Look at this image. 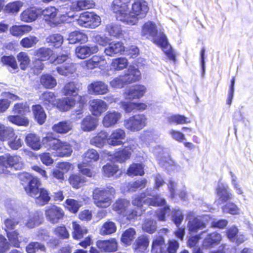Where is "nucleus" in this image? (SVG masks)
Listing matches in <instances>:
<instances>
[{"mask_svg": "<svg viewBox=\"0 0 253 253\" xmlns=\"http://www.w3.org/2000/svg\"><path fill=\"white\" fill-rule=\"evenodd\" d=\"M17 58L19 62L20 68L23 70H26L30 62L27 53L25 52H21L18 54Z\"/></svg>", "mask_w": 253, "mask_h": 253, "instance_id": "nucleus-63", "label": "nucleus"}, {"mask_svg": "<svg viewBox=\"0 0 253 253\" xmlns=\"http://www.w3.org/2000/svg\"><path fill=\"white\" fill-rule=\"evenodd\" d=\"M222 209L224 212L232 215H238L241 212V209L233 202L227 203L222 207Z\"/></svg>", "mask_w": 253, "mask_h": 253, "instance_id": "nucleus-60", "label": "nucleus"}, {"mask_svg": "<svg viewBox=\"0 0 253 253\" xmlns=\"http://www.w3.org/2000/svg\"><path fill=\"white\" fill-rule=\"evenodd\" d=\"M29 112V107L26 102L16 103L11 109L12 113L19 115L23 116Z\"/></svg>", "mask_w": 253, "mask_h": 253, "instance_id": "nucleus-45", "label": "nucleus"}, {"mask_svg": "<svg viewBox=\"0 0 253 253\" xmlns=\"http://www.w3.org/2000/svg\"><path fill=\"white\" fill-rule=\"evenodd\" d=\"M135 230L132 228H130L126 230L122 234L121 241L125 245H129L135 239Z\"/></svg>", "mask_w": 253, "mask_h": 253, "instance_id": "nucleus-49", "label": "nucleus"}, {"mask_svg": "<svg viewBox=\"0 0 253 253\" xmlns=\"http://www.w3.org/2000/svg\"><path fill=\"white\" fill-rule=\"evenodd\" d=\"M130 206V203L126 199H119L113 205V210L119 214L124 215Z\"/></svg>", "mask_w": 253, "mask_h": 253, "instance_id": "nucleus-38", "label": "nucleus"}, {"mask_svg": "<svg viewBox=\"0 0 253 253\" xmlns=\"http://www.w3.org/2000/svg\"><path fill=\"white\" fill-rule=\"evenodd\" d=\"M127 174L129 176H142L144 174V167L141 164L133 163L128 168Z\"/></svg>", "mask_w": 253, "mask_h": 253, "instance_id": "nucleus-50", "label": "nucleus"}, {"mask_svg": "<svg viewBox=\"0 0 253 253\" xmlns=\"http://www.w3.org/2000/svg\"><path fill=\"white\" fill-rule=\"evenodd\" d=\"M142 229L145 232L149 234L154 233L157 229L156 221L151 219H145L142 225Z\"/></svg>", "mask_w": 253, "mask_h": 253, "instance_id": "nucleus-53", "label": "nucleus"}, {"mask_svg": "<svg viewBox=\"0 0 253 253\" xmlns=\"http://www.w3.org/2000/svg\"><path fill=\"white\" fill-rule=\"evenodd\" d=\"M115 193V189L111 186L96 188L92 193L94 203L98 208H107L111 205Z\"/></svg>", "mask_w": 253, "mask_h": 253, "instance_id": "nucleus-4", "label": "nucleus"}, {"mask_svg": "<svg viewBox=\"0 0 253 253\" xmlns=\"http://www.w3.org/2000/svg\"><path fill=\"white\" fill-rule=\"evenodd\" d=\"M61 141L53 137L52 134H48L42 139V143L48 149L56 151Z\"/></svg>", "mask_w": 253, "mask_h": 253, "instance_id": "nucleus-28", "label": "nucleus"}, {"mask_svg": "<svg viewBox=\"0 0 253 253\" xmlns=\"http://www.w3.org/2000/svg\"><path fill=\"white\" fill-rule=\"evenodd\" d=\"M39 39L35 36H29L23 38L20 41V45L25 48H30L35 45Z\"/></svg>", "mask_w": 253, "mask_h": 253, "instance_id": "nucleus-64", "label": "nucleus"}, {"mask_svg": "<svg viewBox=\"0 0 253 253\" xmlns=\"http://www.w3.org/2000/svg\"><path fill=\"white\" fill-rule=\"evenodd\" d=\"M61 141L53 137L52 134H48L42 139V143L48 149L56 151Z\"/></svg>", "mask_w": 253, "mask_h": 253, "instance_id": "nucleus-27", "label": "nucleus"}, {"mask_svg": "<svg viewBox=\"0 0 253 253\" xmlns=\"http://www.w3.org/2000/svg\"><path fill=\"white\" fill-rule=\"evenodd\" d=\"M42 220V214L40 212L35 211L31 212L28 216L24 218L25 225L29 228H33L41 223Z\"/></svg>", "mask_w": 253, "mask_h": 253, "instance_id": "nucleus-20", "label": "nucleus"}, {"mask_svg": "<svg viewBox=\"0 0 253 253\" xmlns=\"http://www.w3.org/2000/svg\"><path fill=\"white\" fill-rule=\"evenodd\" d=\"M128 65V61L126 58H118L112 60L111 68L115 71H121L126 68Z\"/></svg>", "mask_w": 253, "mask_h": 253, "instance_id": "nucleus-52", "label": "nucleus"}, {"mask_svg": "<svg viewBox=\"0 0 253 253\" xmlns=\"http://www.w3.org/2000/svg\"><path fill=\"white\" fill-rule=\"evenodd\" d=\"M108 134L106 131H101L96 136L92 137L90 140V143L97 147H102L105 141H107Z\"/></svg>", "mask_w": 253, "mask_h": 253, "instance_id": "nucleus-41", "label": "nucleus"}, {"mask_svg": "<svg viewBox=\"0 0 253 253\" xmlns=\"http://www.w3.org/2000/svg\"><path fill=\"white\" fill-rule=\"evenodd\" d=\"M100 17L93 12H86L80 14L77 22L81 27L95 28L101 23Z\"/></svg>", "mask_w": 253, "mask_h": 253, "instance_id": "nucleus-8", "label": "nucleus"}, {"mask_svg": "<svg viewBox=\"0 0 253 253\" xmlns=\"http://www.w3.org/2000/svg\"><path fill=\"white\" fill-rule=\"evenodd\" d=\"M131 6L130 9L129 0H114L111 4V10L118 21L134 25L146 16L149 7L144 0H134Z\"/></svg>", "mask_w": 253, "mask_h": 253, "instance_id": "nucleus-1", "label": "nucleus"}, {"mask_svg": "<svg viewBox=\"0 0 253 253\" xmlns=\"http://www.w3.org/2000/svg\"><path fill=\"white\" fill-rule=\"evenodd\" d=\"M83 158V162L89 164V163L97 161L99 158V155L96 150L91 149L84 153Z\"/></svg>", "mask_w": 253, "mask_h": 253, "instance_id": "nucleus-51", "label": "nucleus"}, {"mask_svg": "<svg viewBox=\"0 0 253 253\" xmlns=\"http://www.w3.org/2000/svg\"><path fill=\"white\" fill-rule=\"evenodd\" d=\"M122 114L116 111H109L104 115L102 124L105 127H111L118 124L122 118Z\"/></svg>", "mask_w": 253, "mask_h": 253, "instance_id": "nucleus-12", "label": "nucleus"}, {"mask_svg": "<svg viewBox=\"0 0 253 253\" xmlns=\"http://www.w3.org/2000/svg\"><path fill=\"white\" fill-rule=\"evenodd\" d=\"M69 181L73 188L78 189L84 184L85 180L84 177L80 175L72 174L70 176Z\"/></svg>", "mask_w": 253, "mask_h": 253, "instance_id": "nucleus-56", "label": "nucleus"}, {"mask_svg": "<svg viewBox=\"0 0 253 253\" xmlns=\"http://www.w3.org/2000/svg\"><path fill=\"white\" fill-rule=\"evenodd\" d=\"M221 239V235L216 232L209 234L203 241V246L206 249L211 248L218 244Z\"/></svg>", "mask_w": 253, "mask_h": 253, "instance_id": "nucleus-24", "label": "nucleus"}, {"mask_svg": "<svg viewBox=\"0 0 253 253\" xmlns=\"http://www.w3.org/2000/svg\"><path fill=\"white\" fill-rule=\"evenodd\" d=\"M97 125V119L89 115L82 120L81 123V127L83 131H91L94 130Z\"/></svg>", "mask_w": 253, "mask_h": 253, "instance_id": "nucleus-25", "label": "nucleus"}, {"mask_svg": "<svg viewBox=\"0 0 253 253\" xmlns=\"http://www.w3.org/2000/svg\"><path fill=\"white\" fill-rule=\"evenodd\" d=\"M98 51V48L96 45H81L76 48L75 54L78 58L85 59L90 55L96 53Z\"/></svg>", "mask_w": 253, "mask_h": 253, "instance_id": "nucleus-17", "label": "nucleus"}, {"mask_svg": "<svg viewBox=\"0 0 253 253\" xmlns=\"http://www.w3.org/2000/svg\"><path fill=\"white\" fill-rule=\"evenodd\" d=\"M157 30L155 24L152 22L146 23L143 26L142 34L146 38H153V42L161 47L167 57L171 60L175 61V54L172 50L171 47L169 44L167 37L163 33H160L158 36Z\"/></svg>", "mask_w": 253, "mask_h": 253, "instance_id": "nucleus-3", "label": "nucleus"}, {"mask_svg": "<svg viewBox=\"0 0 253 253\" xmlns=\"http://www.w3.org/2000/svg\"><path fill=\"white\" fill-rule=\"evenodd\" d=\"M102 62L106 63L103 57L93 56L90 59L82 62L81 65L86 70H92L97 67L101 68Z\"/></svg>", "mask_w": 253, "mask_h": 253, "instance_id": "nucleus-22", "label": "nucleus"}, {"mask_svg": "<svg viewBox=\"0 0 253 253\" xmlns=\"http://www.w3.org/2000/svg\"><path fill=\"white\" fill-rule=\"evenodd\" d=\"M216 191L218 198L217 201L218 204H222L233 198V195L230 192L227 184L219 183Z\"/></svg>", "mask_w": 253, "mask_h": 253, "instance_id": "nucleus-14", "label": "nucleus"}, {"mask_svg": "<svg viewBox=\"0 0 253 253\" xmlns=\"http://www.w3.org/2000/svg\"><path fill=\"white\" fill-rule=\"evenodd\" d=\"M40 185L39 179L35 178L31 180L29 186H25L24 188L28 195L36 199V202L38 204L44 205L48 202L50 197L46 189L39 188Z\"/></svg>", "mask_w": 253, "mask_h": 253, "instance_id": "nucleus-5", "label": "nucleus"}, {"mask_svg": "<svg viewBox=\"0 0 253 253\" xmlns=\"http://www.w3.org/2000/svg\"><path fill=\"white\" fill-rule=\"evenodd\" d=\"M40 82L44 87L49 89L54 87L57 84L55 79L48 74L42 75L41 77Z\"/></svg>", "mask_w": 253, "mask_h": 253, "instance_id": "nucleus-47", "label": "nucleus"}, {"mask_svg": "<svg viewBox=\"0 0 253 253\" xmlns=\"http://www.w3.org/2000/svg\"><path fill=\"white\" fill-rule=\"evenodd\" d=\"M57 108L61 111H67L75 104V100L71 97H64L56 102Z\"/></svg>", "mask_w": 253, "mask_h": 253, "instance_id": "nucleus-33", "label": "nucleus"}, {"mask_svg": "<svg viewBox=\"0 0 253 253\" xmlns=\"http://www.w3.org/2000/svg\"><path fill=\"white\" fill-rule=\"evenodd\" d=\"M126 137L125 131L121 128L114 130L109 137H107V142L111 146H116L123 144L122 140Z\"/></svg>", "mask_w": 253, "mask_h": 253, "instance_id": "nucleus-16", "label": "nucleus"}, {"mask_svg": "<svg viewBox=\"0 0 253 253\" xmlns=\"http://www.w3.org/2000/svg\"><path fill=\"white\" fill-rule=\"evenodd\" d=\"M102 170L103 174L108 177L114 176L117 178L121 174V171L118 167L114 164H106L103 167Z\"/></svg>", "mask_w": 253, "mask_h": 253, "instance_id": "nucleus-32", "label": "nucleus"}, {"mask_svg": "<svg viewBox=\"0 0 253 253\" xmlns=\"http://www.w3.org/2000/svg\"><path fill=\"white\" fill-rule=\"evenodd\" d=\"M96 245L100 250L106 253L115 252L118 248V244L115 239L98 241Z\"/></svg>", "mask_w": 253, "mask_h": 253, "instance_id": "nucleus-21", "label": "nucleus"}, {"mask_svg": "<svg viewBox=\"0 0 253 253\" xmlns=\"http://www.w3.org/2000/svg\"><path fill=\"white\" fill-rule=\"evenodd\" d=\"M35 55L42 61L48 60L53 54V51L48 47H41L35 51Z\"/></svg>", "mask_w": 253, "mask_h": 253, "instance_id": "nucleus-46", "label": "nucleus"}, {"mask_svg": "<svg viewBox=\"0 0 253 253\" xmlns=\"http://www.w3.org/2000/svg\"><path fill=\"white\" fill-rule=\"evenodd\" d=\"M46 41L52 45L56 47H59L63 43V37L60 34H54L48 36L46 38Z\"/></svg>", "mask_w": 253, "mask_h": 253, "instance_id": "nucleus-57", "label": "nucleus"}, {"mask_svg": "<svg viewBox=\"0 0 253 253\" xmlns=\"http://www.w3.org/2000/svg\"><path fill=\"white\" fill-rule=\"evenodd\" d=\"M57 14V9L53 6H50L42 10L41 14L43 16L45 21H51L55 18Z\"/></svg>", "mask_w": 253, "mask_h": 253, "instance_id": "nucleus-59", "label": "nucleus"}, {"mask_svg": "<svg viewBox=\"0 0 253 253\" xmlns=\"http://www.w3.org/2000/svg\"><path fill=\"white\" fill-rule=\"evenodd\" d=\"M117 230V226L113 221H107L104 223L100 229L99 233L101 235H111Z\"/></svg>", "mask_w": 253, "mask_h": 253, "instance_id": "nucleus-43", "label": "nucleus"}, {"mask_svg": "<svg viewBox=\"0 0 253 253\" xmlns=\"http://www.w3.org/2000/svg\"><path fill=\"white\" fill-rule=\"evenodd\" d=\"M132 203L134 206L137 207V209L136 208L130 209L128 208L123 215L129 220L134 219L142 214L143 212L146 210L143 205L154 207L163 206L165 204V200L160 195L151 198L146 197L145 193H142L136 196L132 200Z\"/></svg>", "mask_w": 253, "mask_h": 253, "instance_id": "nucleus-2", "label": "nucleus"}, {"mask_svg": "<svg viewBox=\"0 0 253 253\" xmlns=\"http://www.w3.org/2000/svg\"><path fill=\"white\" fill-rule=\"evenodd\" d=\"M89 93L92 95H104L109 91L108 85L102 81H96L92 83L88 86Z\"/></svg>", "mask_w": 253, "mask_h": 253, "instance_id": "nucleus-15", "label": "nucleus"}, {"mask_svg": "<svg viewBox=\"0 0 253 253\" xmlns=\"http://www.w3.org/2000/svg\"><path fill=\"white\" fill-rule=\"evenodd\" d=\"M14 135L15 132L12 127H6L0 123V140H8Z\"/></svg>", "mask_w": 253, "mask_h": 253, "instance_id": "nucleus-44", "label": "nucleus"}, {"mask_svg": "<svg viewBox=\"0 0 253 253\" xmlns=\"http://www.w3.org/2000/svg\"><path fill=\"white\" fill-rule=\"evenodd\" d=\"M131 156V151L127 149H123L121 151L116 152L114 155V158L116 162L123 163L128 159Z\"/></svg>", "mask_w": 253, "mask_h": 253, "instance_id": "nucleus-61", "label": "nucleus"}, {"mask_svg": "<svg viewBox=\"0 0 253 253\" xmlns=\"http://www.w3.org/2000/svg\"><path fill=\"white\" fill-rule=\"evenodd\" d=\"M72 228L73 236L76 239H80L87 233V230L85 227L81 226L75 221L72 223Z\"/></svg>", "mask_w": 253, "mask_h": 253, "instance_id": "nucleus-48", "label": "nucleus"}, {"mask_svg": "<svg viewBox=\"0 0 253 253\" xmlns=\"http://www.w3.org/2000/svg\"><path fill=\"white\" fill-rule=\"evenodd\" d=\"M147 92L146 87L141 84H135L126 88L124 93L126 99H139L142 98Z\"/></svg>", "mask_w": 253, "mask_h": 253, "instance_id": "nucleus-10", "label": "nucleus"}, {"mask_svg": "<svg viewBox=\"0 0 253 253\" xmlns=\"http://www.w3.org/2000/svg\"><path fill=\"white\" fill-rule=\"evenodd\" d=\"M7 120L11 123L18 126H27L29 124V120L27 117L17 114L8 116Z\"/></svg>", "mask_w": 253, "mask_h": 253, "instance_id": "nucleus-36", "label": "nucleus"}, {"mask_svg": "<svg viewBox=\"0 0 253 253\" xmlns=\"http://www.w3.org/2000/svg\"><path fill=\"white\" fill-rule=\"evenodd\" d=\"M72 128V124L70 121L61 122L52 126L53 130L58 133H66Z\"/></svg>", "mask_w": 253, "mask_h": 253, "instance_id": "nucleus-40", "label": "nucleus"}, {"mask_svg": "<svg viewBox=\"0 0 253 253\" xmlns=\"http://www.w3.org/2000/svg\"><path fill=\"white\" fill-rule=\"evenodd\" d=\"M108 108L107 104L101 99H94L89 102V110L92 114L95 117L101 116Z\"/></svg>", "mask_w": 253, "mask_h": 253, "instance_id": "nucleus-13", "label": "nucleus"}, {"mask_svg": "<svg viewBox=\"0 0 253 253\" xmlns=\"http://www.w3.org/2000/svg\"><path fill=\"white\" fill-rule=\"evenodd\" d=\"M32 30V27L29 25H15L10 28V32L14 36L19 37L29 33Z\"/></svg>", "mask_w": 253, "mask_h": 253, "instance_id": "nucleus-42", "label": "nucleus"}, {"mask_svg": "<svg viewBox=\"0 0 253 253\" xmlns=\"http://www.w3.org/2000/svg\"><path fill=\"white\" fill-rule=\"evenodd\" d=\"M26 251L27 253H36L39 251L45 252V248L44 245L41 243L33 242H31L27 246Z\"/></svg>", "mask_w": 253, "mask_h": 253, "instance_id": "nucleus-62", "label": "nucleus"}, {"mask_svg": "<svg viewBox=\"0 0 253 253\" xmlns=\"http://www.w3.org/2000/svg\"><path fill=\"white\" fill-rule=\"evenodd\" d=\"M149 240L148 236L142 235L136 240L135 250L143 253L149 246Z\"/></svg>", "mask_w": 253, "mask_h": 253, "instance_id": "nucleus-54", "label": "nucleus"}, {"mask_svg": "<svg viewBox=\"0 0 253 253\" xmlns=\"http://www.w3.org/2000/svg\"><path fill=\"white\" fill-rule=\"evenodd\" d=\"M32 110L35 120L40 125H42L46 118V114L43 108L40 105H33Z\"/></svg>", "mask_w": 253, "mask_h": 253, "instance_id": "nucleus-34", "label": "nucleus"}, {"mask_svg": "<svg viewBox=\"0 0 253 253\" xmlns=\"http://www.w3.org/2000/svg\"><path fill=\"white\" fill-rule=\"evenodd\" d=\"M169 124H175L176 125H182L190 123V121L183 115L179 114L173 115L169 117L167 119Z\"/></svg>", "mask_w": 253, "mask_h": 253, "instance_id": "nucleus-58", "label": "nucleus"}, {"mask_svg": "<svg viewBox=\"0 0 253 253\" xmlns=\"http://www.w3.org/2000/svg\"><path fill=\"white\" fill-rule=\"evenodd\" d=\"M56 152L59 157H68L71 155L73 150L71 145L69 143L61 141Z\"/></svg>", "mask_w": 253, "mask_h": 253, "instance_id": "nucleus-37", "label": "nucleus"}, {"mask_svg": "<svg viewBox=\"0 0 253 253\" xmlns=\"http://www.w3.org/2000/svg\"><path fill=\"white\" fill-rule=\"evenodd\" d=\"M193 213L190 212L187 216L188 223L187 227L189 233H196L199 230L206 227L207 224L200 217H195Z\"/></svg>", "mask_w": 253, "mask_h": 253, "instance_id": "nucleus-9", "label": "nucleus"}, {"mask_svg": "<svg viewBox=\"0 0 253 253\" xmlns=\"http://www.w3.org/2000/svg\"><path fill=\"white\" fill-rule=\"evenodd\" d=\"M124 77L126 83L130 84L138 81L141 78V73L138 69L130 66Z\"/></svg>", "mask_w": 253, "mask_h": 253, "instance_id": "nucleus-26", "label": "nucleus"}, {"mask_svg": "<svg viewBox=\"0 0 253 253\" xmlns=\"http://www.w3.org/2000/svg\"><path fill=\"white\" fill-rule=\"evenodd\" d=\"M41 14V9L36 7L27 8L20 14V19L25 22H31L35 21Z\"/></svg>", "mask_w": 253, "mask_h": 253, "instance_id": "nucleus-18", "label": "nucleus"}, {"mask_svg": "<svg viewBox=\"0 0 253 253\" xmlns=\"http://www.w3.org/2000/svg\"><path fill=\"white\" fill-rule=\"evenodd\" d=\"M125 50L123 43L120 42H110L104 49L105 54L109 56H113L116 54L121 53Z\"/></svg>", "mask_w": 253, "mask_h": 253, "instance_id": "nucleus-19", "label": "nucleus"}, {"mask_svg": "<svg viewBox=\"0 0 253 253\" xmlns=\"http://www.w3.org/2000/svg\"><path fill=\"white\" fill-rule=\"evenodd\" d=\"M7 166L16 170H20L24 167V164L22 158L17 155L7 154L0 156V173H8Z\"/></svg>", "mask_w": 253, "mask_h": 253, "instance_id": "nucleus-6", "label": "nucleus"}, {"mask_svg": "<svg viewBox=\"0 0 253 253\" xmlns=\"http://www.w3.org/2000/svg\"><path fill=\"white\" fill-rule=\"evenodd\" d=\"M40 99L47 109L54 106L56 104V96L53 92L46 91L40 96Z\"/></svg>", "mask_w": 253, "mask_h": 253, "instance_id": "nucleus-30", "label": "nucleus"}, {"mask_svg": "<svg viewBox=\"0 0 253 253\" xmlns=\"http://www.w3.org/2000/svg\"><path fill=\"white\" fill-rule=\"evenodd\" d=\"M105 31L109 36L117 38H120L123 35L121 25L114 23L107 24L106 26Z\"/></svg>", "mask_w": 253, "mask_h": 253, "instance_id": "nucleus-35", "label": "nucleus"}, {"mask_svg": "<svg viewBox=\"0 0 253 253\" xmlns=\"http://www.w3.org/2000/svg\"><path fill=\"white\" fill-rule=\"evenodd\" d=\"M45 214L47 220L53 224L57 223L64 215L63 210L55 205L48 206L45 211Z\"/></svg>", "mask_w": 253, "mask_h": 253, "instance_id": "nucleus-11", "label": "nucleus"}, {"mask_svg": "<svg viewBox=\"0 0 253 253\" xmlns=\"http://www.w3.org/2000/svg\"><path fill=\"white\" fill-rule=\"evenodd\" d=\"M147 124V118L144 114H137L131 116L124 121V126L132 132L142 129Z\"/></svg>", "mask_w": 253, "mask_h": 253, "instance_id": "nucleus-7", "label": "nucleus"}, {"mask_svg": "<svg viewBox=\"0 0 253 253\" xmlns=\"http://www.w3.org/2000/svg\"><path fill=\"white\" fill-rule=\"evenodd\" d=\"M95 6V3L93 0H78L75 8L77 10H83L94 8Z\"/></svg>", "mask_w": 253, "mask_h": 253, "instance_id": "nucleus-55", "label": "nucleus"}, {"mask_svg": "<svg viewBox=\"0 0 253 253\" xmlns=\"http://www.w3.org/2000/svg\"><path fill=\"white\" fill-rule=\"evenodd\" d=\"M6 99H0V113L5 112L9 107L10 102L19 99V97L10 92H6Z\"/></svg>", "mask_w": 253, "mask_h": 253, "instance_id": "nucleus-39", "label": "nucleus"}, {"mask_svg": "<svg viewBox=\"0 0 253 253\" xmlns=\"http://www.w3.org/2000/svg\"><path fill=\"white\" fill-rule=\"evenodd\" d=\"M166 249L165 239L161 236L156 237L152 244V253H164Z\"/></svg>", "mask_w": 253, "mask_h": 253, "instance_id": "nucleus-31", "label": "nucleus"}, {"mask_svg": "<svg viewBox=\"0 0 253 253\" xmlns=\"http://www.w3.org/2000/svg\"><path fill=\"white\" fill-rule=\"evenodd\" d=\"M68 41L71 44L78 42L84 43L88 41V37L85 34L81 31H75L71 32L68 36Z\"/></svg>", "mask_w": 253, "mask_h": 253, "instance_id": "nucleus-29", "label": "nucleus"}, {"mask_svg": "<svg viewBox=\"0 0 253 253\" xmlns=\"http://www.w3.org/2000/svg\"><path fill=\"white\" fill-rule=\"evenodd\" d=\"M25 143L32 149L37 151L42 148V141L40 137L35 133H29L25 137Z\"/></svg>", "mask_w": 253, "mask_h": 253, "instance_id": "nucleus-23", "label": "nucleus"}]
</instances>
